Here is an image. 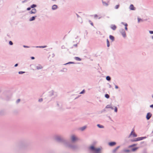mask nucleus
<instances>
[{"mask_svg": "<svg viewBox=\"0 0 153 153\" xmlns=\"http://www.w3.org/2000/svg\"><path fill=\"white\" fill-rule=\"evenodd\" d=\"M90 149L94 151L95 152H96L97 153H98L100 150V149L99 148L98 149H95L94 148V147L93 146H91L90 147Z\"/></svg>", "mask_w": 153, "mask_h": 153, "instance_id": "obj_1", "label": "nucleus"}, {"mask_svg": "<svg viewBox=\"0 0 153 153\" xmlns=\"http://www.w3.org/2000/svg\"><path fill=\"white\" fill-rule=\"evenodd\" d=\"M131 136H133V137H137V135L134 132V129H133L132 131L130 133L129 137H130Z\"/></svg>", "mask_w": 153, "mask_h": 153, "instance_id": "obj_2", "label": "nucleus"}, {"mask_svg": "<svg viewBox=\"0 0 153 153\" xmlns=\"http://www.w3.org/2000/svg\"><path fill=\"white\" fill-rule=\"evenodd\" d=\"M146 138V137H138L135 139L134 140H131L132 141H137L139 140H142Z\"/></svg>", "mask_w": 153, "mask_h": 153, "instance_id": "obj_3", "label": "nucleus"}, {"mask_svg": "<svg viewBox=\"0 0 153 153\" xmlns=\"http://www.w3.org/2000/svg\"><path fill=\"white\" fill-rule=\"evenodd\" d=\"M152 114L150 113H148L146 116V118L148 120H149L151 117Z\"/></svg>", "mask_w": 153, "mask_h": 153, "instance_id": "obj_4", "label": "nucleus"}, {"mask_svg": "<svg viewBox=\"0 0 153 153\" xmlns=\"http://www.w3.org/2000/svg\"><path fill=\"white\" fill-rule=\"evenodd\" d=\"M36 68L37 70H39L42 69L43 67L41 65L39 64L36 66Z\"/></svg>", "mask_w": 153, "mask_h": 153, "instance_id": "obj_5", "label": "nucleus"}, {"mask_svg": "<svg viewBox=\"0 0 153 153\" xmlns=\"http://www.w3.org/2000/svg\"><path fill=\"white\" fill-rule=\"evenodd\" d=\"M36 9H33L30 12V13L31 14L35 13L36 12Z\"/></svg>", "mask_w": 153, "mask_h": 153, "instance_id": "obj_6", "label": "nucleus"}, {"mask_svg": "<svg viewBox=\"0 0 153 153\" xmlns=\"http://www.w3.org/2000/svg\"><path fill=\"white\" fill-rule=\"evenodd\" d=\"M71 140L72 141H74L77 140V139L74 135H73L71 136Z\"/></svg>", "mask_w": 153, "mask_h": 153, "instance_id": "obj_7", "label": "nucleus"}, {"mask_svg": "<svg viewBox=\"0 0 153 153\" xmlns=\"http://www.w3.org/2000/svg\"><path fill=\"white\" fill-rule=\"evenodd\" d=\"M129 8L131 10H134L135 9V8L134 7L133 4H131L130 7Z\"/></svg>", "mask_w": 153, "mask_h": 153, "instance_id": "obj_8", "label": "nucleus"}, {"mask_svg": "<svg viewBox=\"0 0 153 153\" xmlns=\"http://www.w3.org/2000/svg\"><path fill=\"white\" fill-rule=\"evenodd\" d=\"M111 27L113 30H115L116 29L117 27L115 25H112L111 26Z\"/></svg>", "mask_w": 153, "mask_h": 153, "instance_id": "obj_9", "label": "nucleus"}, {"mask_svg": "<svg viewBox=\"0 0 153 153\" xmlns=\"http://www.w3.org/2000/svg\"><path fill=\"white\" fill-rule=\"evenodd\" d=\"M122 34L124 37H125L126 36V34L125 32L123 30H122V32H121Z\"/></svg>", "mask_w": 153, "mask_h": 153, "instance_id": "obj_10", "label": "nucleus"}, {"mask_svg": "<svg viewBox=\"0 0 153 153\" xmlns=\"http://www.w3.org/2000/svg\"><path fill=\"white\" fill-rule=\"evenodd\" d=\"M116 144V143L114 142H111L109 143V145L110 146H114Z\"/></svg>", "mask_w": 153, "mask_h": 153, "instance_id": "obj_11", "label": "nucleus"}, {"mask_svg": "<svg viewBox=\"0 0 153 153\" xmlns=\"http://www.w3.org/2000/svg\"><path fill=\"white\" fill-rule=\"evenodd\" d=\"M36 16H33L30 18V19L29 20L30 21H33L35 20V17Z\"/></svg>", "mask_w": 153, "mask_h": 153, "instance_id": "obj_12", "label": "nucleus"}, {"mask_svg": "<svg viewBox=\"0 0 153 153\" xmlns=\"http://www.w3.org/2000/svg\"><path fill=\"white\" fill-rule=\"evenodd\" d=\"M109 38L110 39L112 40V41H113L114 40V37L111 36V35H110L109 36Z\"/></svg>", "mask_w": 153, "mask_h": 153, "instance_id": "obj_13", "label": "nucleus"}, {"mask_svg": "<svg viewBox=\"0 0 153 153\" xmlns=\"http://www.w3.org/2000/svg\"><path fill=\"white\" fill-rule=\"evenodd\" d=\"M57 7L56 5H54L52 7V8L53 10H55L57 8Z\"/></svg>", "mask_w": 153, "mask_h": 153, "instance_id": "obj_14", "label": "nucleus"}, {"mask_svg": "<svg viewBox=\"0 0 153 153\" xmlns=\"http://www.w3.org/2000/svg\"><path fill=\"white\" fill-rule=\"evenodd\" d=\"M75 59L77 61H81V59L79 57H75Z\"/></svg>", "mask_w": 153, "mask_h": 153, "instance_id": "obj_15", "label": "nucleus"}, {"mask_svg": "<svg viewBox=\"0 0 153 153\" xmlns=\"http://www.w3.org/2000/svg\"><path fill=\"white\" fill-rule=\"evenodd\" d=\"M106 108H111L112 109H113V108H112L111 106L110 105H108L106 107Z\"/></svg>", "mask_w": 153, "mask_h": 153, "instance_id": "obj_16", "label": "nucleus"}, {"mask_svg": "<svg viewBox=\"0 0 153 153\" xmlns=\"http://www.w3.org/2000/svg\"><path fill=\"white\" fill-rule=\"evenodd\" d=\"M107 46L108 47H109L110 46V44H109V41L108 39H107Z\"/></svg>", "mask_w": 153, "mask_h": 153, "instance_id": "obj_17", "label": "nucleus"}, {"mask_svg": "<svg viewBox=\"0 0 153 153\" xmlns=\"http://www.w3.org/2000/svg\"><path fill=\"white\" fill-rule=\"evenodd\" d=\"M97 126L98 127H99L100 128H104V127L103 126H102V125H101L100 124H97Z\"/></svg>", "mask_w": 153, "mask_h": 153, "instance_id": "obj_18", "label": "nucleus"}, {"mask_svg": "<svg viewBox=\"0 0 153 153\" xmlns=\"http://www.w3.org/2000/svg\"><path fill=\"white\" fill-rule=\"evenodd\" d=\"M139 147H136L132 149V151H134L137 150V149H138Z\"/></svg>", "mask_w": 153, "mask_h": 153, "instance_id": "obj_19", "label": "nucleus"}, {"mask_svg": "<svg viewBox=\"0 0 153 153\" xmlns=\"http://www.w3.org/2000/svg\"><path fill=\"white\" fill-rule=\"evenodd\" d=\"M36 5L35 4H33L31 6V8H33L34 7H36Z\"/></svg>", "mask_w": 153, "mask_h": 153, "instance_id": "obj_20", "label": "nucleus"}, {"mask_svg": "<svg viewBox=\"0 0 153 153\" xmlns=\"http://www.w3.org/2000/svg\"><path fill=\"white\" fill-rule=\"evenodd\" d=\"M106 79L107 80H110L111 79V78L109 76H107L106 77Z\"/></svg>", "mask_w": 153, "mask_h": 153, "instance_id": "obj_21", "label": "nucleus"}, {"mask_svg": "<svg viewBox=\"0 0 153 153\" xmlns=\"http://www.w3.org/2000/svg\"><path fill=\"white\" fill-rule=\"evenodd\" d=\"M86 128V127L85 126H84L80 128V129L81 130L83 131V130H84Z\"/></svg>", "mask_w": 153, "mask_h": 153, "instance_id": "obj_22", "label": "nucleus"}, {"mask_svg": "<svg viewBox=\"0 0 153 153\" xmlns=\"http://www.w3.org/2000/svg\"><path fill=\"white\" fill-rule=\"evenodd\" d=\"M119 6H120L119 5V4H118V5H116L115 6V9H118V8H119Z\"/></svg>", "mask_w": 153, "mask_h": 153, "instance_id": "obj_23", "label": "nucleus"}, {"mask_svg": "<svg viewBox=\"0 0 153 153\" xmlns=\"http://www.w3.org/2000/svg\"><path fill=\"white\" fill-rule=\"evenodd\" d=\"M105 97L107 98H109V95L108 94H106L105 95Z\"/></svg>", "mask_w": 153, "mask_h": 153, "instance_id": "obj_24", "label": "nucleus"}, {"mask_svg": "<svg viewBox=\"0 0 153 153\" xmlns=\"http://www.w3.org/2000/svg\"><path fill=\"white\" fill-rule=\"evenodd\" d=\"M136 145V144H134L133 145H130V146H129V148H130V147H133V146H135Z\"/></svg>", "mask_w": 153, "mask_h": 153, "instance_id": "obj_25", "label": "nucleus"}, {"mask_svg": "<svg viewBox=\"0 0 153 153\" xmlns=\"http://www.w3.org/2000/svg\"><path fill=\"white\" fill-rule=\"evenodd\" d=\"M103 4L104 5L107 6L108 5V4L105 2H103Z\"/></svg>", "mask_w": 153, "mask_h": 153, "instance_id": "obj_26", "label": "nucleus"}, {"mask_svg": "<svg viewBox=\"0 0 153 153\" xmlns=\"http://www.w3.org/2000/svg\"><path fill=\"white\" fill-rule=\"evenodd\" d=\"M9 44L10 45H12L13 44L12 42L11 41H10L9 42Z\"/></svg>", "mask_w": 153, "mask_h": 153, "instance_id": "obj_27", "label": "nucleus"}, {"mask_svg": "<svg viewBox=\"0 0 153 153\" xmlns=\"http://www.w3.org/2000/svg\"><path fill=\"white\" fill-rule=\"evenodd\" d=\"M25 72H23V71H19V74H22L24 73Z\"/></svg>", "mask_w": 153, "mask_h": 153, "instance_id": "obj_28", "label": "nucleus"}, {"mask_svg": "<svg viewBox=\"0 0 153 153\" xmlns=\"http://www.w3.org/2000/svg\"><path fill=\"white\" fill-rule=\"evenodd\" d=\"M117 107H115L114 110L115 112H117Z\"/></svg>", "mask_w": 153, "mask_h": 153, "instance_id": "obj_29", "label": "nucleus"}, {"mask_svg": "<svg viewBox=\"0 0 153 153\" xmlns=\"http://www.w3.org/2000/svg\"><path fill=\"white\" fill-rule=\"evenodd\" d=\"M39 101L40 102H42V99H40L39 100Z\"/></svg>", "mask_w": 153, "mask_h": 153, "instance_id": "obj_30", "label": "nucleus"}, {"mask_svg": "<svg viewBox=\"0 0 153 153\" xmlns=\"http://www.w3.org/2000/svg\"><path fill=\"white\" fill-rule=\"evenodd\" d=\"M31 7H28L27 8V10H30Z\"/></svg>", "mask_w": 153, "mask_h": 153, "instance_id": "obj_31", "label": "nucleus"}, {"mask_svg": "<svg viewBox=\"0 0 153 153\" xmlns=\"http://www.w3.org/2000/svg\"><path fill=\"white\" fill-rule=\"evenodd\" d=\"M149 33L151 34H153V31H150Z\"/></svg>", "mask_w": 153, "mask_h": 153, "instance_id": "obj_32", "label": "nucleus"}, {"mask_svg": "<svg viewBox=\"0 0 153 153\" xmlns=\"http://www.w3.org/2000/svg\"><path fill=\"white\" fill-rule=\"evenodd\" d=\"M138 22H139L140 20H141V19L139 18H138Z\"/></svg>", "mask_w": 153, "mask_h": 153, "instance_id": "obj_33", "label": "nucleus"}, {"mask_svg": "<svg viewBox=\"0 0 153 153\" xmlns=\"http://www.w3.org/2000/svg\"><path fill=\"white\" fill-rule=\"evenodd\" d=\"M85 91L84 90H83L80 93V94H82Z\"/></svg>", "mask_w": 153, "mask_h": 153, "instance_id": "obj_34", "label": "nucleus"}, {"mask_svg": "<svg viewBox=\"0 0 153 153\" xmlns=\"http://www.w3.org/2000/svg\"><path fill=\"white\" fill-rule=\"evenodd\" d=\"M150 107L151 108H153V104L150 105Z\"/></svg>", "mask_w": 153, "mask_h": 153, "instance_id": "obj_35", "label": "nucleus"}, {"mask_svg": "<svg viewBox=\"0 0 153 153\" xmlns=\"http://www.w3.org/2000/svg\"><path fill=\"white\" fill-rule=\"evenodd\" d=\"M124 25L125 26V27H127L128 25H127V24H125Z\"/></svg>", "mask_w": 153, "mask_h": 153, "instance_id": "obj_36", "label": "nucleus"}, {"mask_svg": "<svg viewBox=\"0 0 153 153\" xmlns=\"http://www.w3.org/2000/svg\"><path fill=\"white\" fill-rule=\"evenodd\" d=\"M125 30H128V29H127V27H125Z\"/></svg>", "mask_w": 153, "mask_h": 153, "instance_id": "obj_37", "label": "nucleus"}, {"mask_svg": "<svg viewBox=\"0 0 153 153\" xmlns=\"http://www.w3.org/2000/svg\"><path fill=\"white\" fill-rule=\"evenodd\" d=\"M115 88L116 89H117L118 88V87L117 85L115 86Z\"/></svg>", "mask_w": 153, "mask_h": 153, "instance_id": "obj_38", "label": "nucleus"}, {"mask_svg": "<svg viewBox=\"0 0 153 153\" xmlns=\"http://www.w3.org/2000/svg\"><path fill=\"white\" fill-rule=\"evenodd\" d=\"M94 17H97V15H95L94 16Z\"/></svg>", "mask_w": 153, "mask_h": 153, "instance_id": "obj_39", "label": "nucleus"}, {"mask_svg": "<svg viewBox=\"0 0 153 153\" xmlns=\"http://www.w3.org/2000/svg\"><path fill=\"white\" fill-rule=\"evenodd\" d=\"M125 151L126 152H129V150H125Z\"/></svg>", "mask_w": 153, "mask_h": 153, "instance_id": "obj_40", "label": "nucleus"}, {"mask_svg": "<svg viewBox=\"0 0 153 153\" xmlns=\"http://www.w3.org/2000/svg\"><path fill=\"white\" fill-rule=\"evenodd\" d=\"M18 65V64H16L15 65V67H16Z\"/></svg>", "mask_w": 153, "mask_h": 153, "instance_id": "obj_41", "label": "nucleus"}, {"mask_svg": "<svg viewBox=\"0 0 153 153\" xmlns=\"http://www.w3.org/2000/svg\"><path fill=\"white\" fill-rule=\"evenodd\" d=\"M31 58L32 59H34V57H31Z\"/></svg>", "mask_w": 153, "mask_h": 153, "instance_id": "obj_42", "label": "nucleus"}, {"mask_svg": "<svg viewBox=\"0 0 153 153\" xmlns=\"http://www.w3.org/2000/svg\"><path fill=\"white\" fill-rule=\"evenodd\" d=\"M20 101V100L19 99V100H17V102H19Z\"/></svg>", "mask_w": 153, "mask_h": 153, "instance_id": "obj_43", "label": "nucleus"}, {"mask_svg": "<svg viewBox=\"0 0 153 153\" xmlns=\"http://www.w3.org/2000/svg\"><path fill=\"white\" fill-rule=\"evenodd\" d=\"M40 47V48H45V47Z\"/></svg>", "mask_w": 153, "mask_h": 153, "instance_id": "obj_44", "label": "nucleus"}, {"mask_svg": "<svg viewBox=\"0 0 153 153\" xmlns=\"http://www.w3.org/2000/svg\"><path fill=\"white\" fill-rule=\"evenodd\" d=\"M152 39H153V36L152 37Z\"/></svg>", "mask_w": 153, "mask_h": 153, "instance_id": "obj_45", "label": "nucleus"}, {"mask_svg": "<svg viewBox=\"0 0 153 153\" xmlns=\"http://www.w3.org/2000/svg\"><path fill=\"white\" fill-rule=\"evenodd\" d=\"M118 148V147L116 149H116H117Z\"/></svg>", "mask_w": 153, "mask_h": 153, "instance_id": "obj_46", "label": "nucleus"}, {"mask_svg": "<svg viewBox=\"0 0 153 153\" xmlns=\"http://www.w3.org/2000/svg\"><path fill=\"white\" fill-rule=\"evenodd\" d=\"M70 63H72L71 62H70Z\"/></svg>", "mask_w": 153, "mask_h": 153, "instance_id": "obj_47", "label": "nucleus"}]
</instances>
